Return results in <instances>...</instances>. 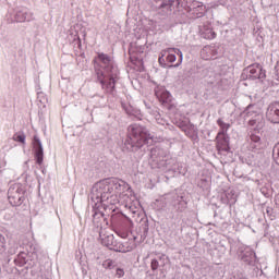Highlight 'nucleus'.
Segmentation results:
<instances>
[{
	"instance_id": "nucleus-16",
	"label": "nucleus",
	"mask_w": 279,
	"mask_h": 279,
	"mask_svg": "<svg viewBox=\"0 0 279 279\" xmlns=\"http://www.w3.org/2000/svg\"><path fill=\"white\" fill-rule=\"evenodd\" d=\"M221 202L222 204H227V206H234V204H236V194L234 191H230L225 194V197H221Z\"/></svg>"
},
{
	"instance_id": "nucleus-31",
	"label": "nucleus",
	"mask_w": 279,
	"mask_h": 279,
	"mask_svg": "<svg viewBox=\"0 0 279 279\" xmlns=\"http://www.w3.org/2000/svg\"><path fill=\"white\" fill-rule=\"evenodd\" d=\"M168 56L166 57L167 62H170V64H172V62H175L177 57H175V52L171 51V48H169L167 50Z\"/></svg>"
},
{
	"instance_id": "nucleus-38",
	"label": "nucleus",
	"mask_w": 279,
	"mask_h": 279,
	"mask_svg": "<svg viewBox=\"0 0 279 279\" xmlns=\"http://www.w3.org/2000/svg\"><path fill=\"white\" fill-rule=\"evenodd\" d=\"M250 108H252V105H248V106L246 107V110H250Z\"/></svg>"
},
{
	"instance_id": "nucleus-20",
	"label": "nucleus",
	"mask_w": 279,
	"mask_h": 279,
	"mask_svg": "<svg viewBox=\"0 0 279 279\" xmlns=\"http://www.w3.org/2000/svg\"><path fill=\"white\" fill-rule=\"evenodd\" d=\"M177 202L178 206H175V210H178V213H184V210H186L187 203L184 201L182 196H178Z\"/></svg>"
},
{
	"instance_id": "nucleus-32",
	"label": "nucleus",
	"mask_w": 279,
	"mask_h": 279,
	"mask_svg": "<svg viewBox=\"0 0 279 279\" xmlns=\"http://www.w3.org/2000/svg\"><path fill=\"white\" fill-rule=\"evenodd\" d=\"M13 141H16V143H22L25 145V135L23 133H16L13 135Z\"/></svg>"
},
{
	"instance_id": "nucleus-28",
	"label": "nucleus",
	"mask_w": 279,
	"mask_h": 279,
	"mask_svg": "<svg viewBox=\"0 0 279 279\" xmlns=\"http://www.w3.org/2000/svg\"><path fill=\"white\" fill-rule=\"evenodd\" d=\"M272 158L276 165H279V142L272 148Z\"/></svg>"
},
{
	"instance_id": "nucleus-26",
	"label": "nucleus",
	"mask_w": 279,
	"mask_h": 279,
	"mask_svg": "<svg viewBox=\"0 0 279 279\" xmlns=\"http://www.w3.org/2000/svg\"><path fill=\"white\" fill-rule=\"evenodd\" d=\"M150 114H153V117L156 119L157 123H160L161 125L165 124V120L160 116V112L158 111V109H151Z\"/></svg>"
},
{
	"instance_id": "nucleus-19",
	"label": "nucleus",
	"mask_w": 279,
	"mask_h": 279,
	"mask_svg": "<svg viewBox=\"0 0 279 279\" xmlns=\"http://www.w3.org/2000/svg\"><path fill=\"white\" fill-rule=\"evenodd\" d=\"M248 125L251 128H255L256 130H260V128L265 125V122L263 121V116H256L255 119L250 120Z\"/></svg>"
},
{
	"instance_id": "nucleus-25",
	"label": "nucleus",
	"mask_w": 279,
	"mask_h": 279,
	"mask_svg": "<svg viewBox=\"0 0 279 279\" xmlns=\"http://www.w3.org/2000/svg\"><path fill=\"white\" fill-rule=\"evenodd\" d=\"M203 38H206V40H213L217 38V33H215L213 29L208 28L203 33Z\"/></svg>"
},
{
	"instance_id": "nucleus-10",
	"label": "nucleus",
	"mask_w": 279,
	"mask_h": 279,
	"mask_svg": "<svg viewBox=\"0 0 279 279\" xmlns=\"http://www.w3.org/2000/svg\"><path fill=\"white\" fill-rule=\"evenodd\" d=\"M266 119L270 123H279V101H275L268 106Z\"/></svg>"
},
{
	"instance_id": "nucleus-13",
	"label": "nucleus",
	"mask_w": 279,
	"mask_h": 279,
	"mask_svg": "<svg viewBox=\"0 0 279 279\" xmlns=\"http://www.w3.org/2000/svg\"><path fill=\"white\" fill-rule=\"evenodd\" d=\"M205 82L211 86H219L221 83V74L215 72L213 69H208L207 74L205 75Z\"/></svg>"
},
{
	"instance_id": "nucleus-37",
	"label": "nucleus",
	"mask_w": 279,
	"mask_h": 279,
	"mask_svg": "<svg viewBox=\"0 0 279 279\" xmlns=\"http://www.w3.org/2000/svg\"><path fill=\"white\" fill-rule=\"evenodd\" d=\"M116 276H118V278H123L125 271L122 268H117Z\"/></svg>"
},
{
	"instance_id": "nucleus-30",
	"label": "nucleus",
	"mask_w": 279,
	"mask_h": 279,
	"mask_svg": "<svg viewBox=\"0 0 279 279\" xmlns=\"http://www.w3.org/2000/svg\"><path fill=\"white\" fill-rule=\"evenodd\" d=\"M123 223H125L126 230H132L134 228V222H132V219H130L128 216L122 215Z\"/></svg>"
},
{
	"instance_id": "nucleus-4",
	"label": "nucleus",
	"mask_w": 279,
	"mask_h": 279,
	"mask_svg": "<svg viewBox=\"0 0 279 279\" xmlns=\"http://www.w3.org/2000/svg\"><path fill=\"white\" fill-rule=\"evenodd\" d=\"M151 169H161V171H171L175 165V159L167 150L155 147L150 149L149 160Z\"/></svg>"
},
{
	"instance_id": "nucleus-3",
	"label": "nucleus",
	"mask_w": 279,
	"mask_h": 279,
	"mask_svg": "<svg viewBox=\"0 0 279 279\" xmlns=\"http://www.w3.org/2000/svg\"><path fill=\"white\" fill-rule=\"evenodd\" d=\"M154 136L147 128L141 124H131L128 128V137L124 142V147L128 151H138L144 145H151Z\"/></svg>"
},
{
	"instance_id": "nucleus-35",
	"label": "nucleus",
	"mask_w": 279,
	"mask_h": 279,
	"mask_svg": "<svg viewBox=\"0 0 279 279\" xmlns=\"http://www.w3.org/2000/svg\"><path fill=\"white\" fill-rule=\"evenodd\" d=\"M5 252V236L0 233V254Z\"/></svg>"
},
{
	"instance_id": "nucleus-5",
	"label": "nucleus",
	"mask_w": 279,
	"mask_h": 279,
	"mask_svg": "<svg viewBox=\"0 0 279 279\" xmlns=\"http://www.w3.org/2000/svg\"><path fill=\"white\" fill-rule=\"evenodd\" d=\"M8 199L11 206H21L25 202V190L21 183H15L9 187Z\"/></svg>"
},
{
	"instance_id": "nucleus-17",
	"label": "nucleus",
	"mask_w": 279,
	"mask_h": 279,
	"mask_svg": "<svg viewBox=\"0 0 279 279\" xmlns=\"http://www.w3.org/2000/svg\"><path fill=\"white\" fill-rule=\"evenodd\" d=\"M100 239H101L102 245H105L106 247H109V250H112V247H114V243H117V240H114L113 234H109L105 236H101L100 234Z\"/></svg>"
},
{
	"instance_id": "nucleus-21",
	"label": "nucleus",
	"mask_w": 279,
	"mask_h": 279,
	"mask_svg": "<svg viewBox=\"0 0 279 279\" xmlns=\"http://www.w3.org/2000/svg\"><path fill=\"white\" fill-rule=\"evenodd\" d=\"M141 230H142L141 239L145 241V239H147V234H149V222L147 220L144 223H142Z\"/></svg>"
},
{
	"instance_id": "nucleus-34",
	"label": "nucleus",
	"mask_w": 279,
	"mask_h": 279,
	"mask_svg": "<svg viewBox=\"0 0 279 279\" xmlns=\"http://www.w3.org/2000/svg\"><path fill=\"white\" fill-rule=\"evenodd\" d=\"M159 267H162V266H160V264L158 263V259L157 258L151 259L150 262L151 271H158Z\"/></svg>"
},
{
	"instance_id": "nucleus-23",
	"label": "nucleus",
	"mask_w": 279,
	"mask_h": 279,
	"mask_svg": "<svg viewBox=\"0 0 279 279\" xmlns=\"http://www.w3.org/2000/svg\"><path fill=\"white\" fill-rule=\"evenodd\" d=\"M155 259H157L160 267H165V265H169V256H167L166 254L157 255Z\"/></svg>"
},
{
	"instance_id": "nucleus-6",
	"label": "nucleus",
	"mask_w": 279,
	"mask_h": 279,
	"mask_svg": "<svg viewBox=\"0 0 279 279\" xmlns=\"http://www.w3.org/2000/svg\"><path fill=\"white\" fill-rule=\"evenodd\" d=\"M242 262L248 265L251 267L252 272L251 277L252 278H258V274H262L263 270L256 266V253L253 251H246L242 254Z\"/></svg>"
},
{
	"instance_id": "nucleus-27",
	"label": "nucleus",
	"mask_w": 279,
	"mask_h": 279,
	"mask_svg": "<svg viewBox=\"0 0 279 279\" xmlns=\"http://www.w3.org/2000/svg\"><path fill=\"white\" fill-rule=\"evenodd\" d=\"M111 250H113V252H121L122 254H125V252H128L125 246L118 242H116L113 246H111Z\"/></svg>"
},
{
	"instance_id": "nucleus-43",
	"label": "nucleus",
	"mask_w": 279,
	"mask_h": 279,
	"mask_svg": "<svg viewBox=\"0 0 279 279\" xmlns=\"http://www.w3.org/2000/svg\"><path fill=\"white\" fill-rule=\"evenodd\" d=\"M146 108H148V109H149L148 105H146Z\"/></svg>"
},
{
	"instance_id": "nucleus-33",
	"label": "nucleus",
	"mask_w": 279,
	"mask_h": 279,
	"mask_svg": "<svg viewBox=\"0 0 279 279\" xmlns=\"http://www.w3.org/2000/svg\"><path fill=\"white\" fill-rule=\"evenodd\" d=\"M251 142L255 143V146H254L255 148L260 147V136L251 134Z\"/></svg>"
},
{
	"instance_id": "nucleus-15",
	"label": "nucleus",
	"mask_w": 279,
	"mask_h": 279,
	"mask_svg": "<svg viewBox=\"0 0 279 279\" xmlns=\"http://www.w3.org/2000/svg\"><path fill=\"white\" fill-rule=\"evenodd\" d=\"M201 53L205 60H211V58L217 56V50L213 46H205Z\"/></svg>"
},
{
	"instance_id": "nucleus-40",
	"label": "nucleus",
	"mask_w": 279,
	"mask_h": 279,
	"mask_svg": "<svg viewBox=\"0 0 279 279\" xmlns=\"http://www.w3.org/2000/svg\"><path fill=\"white\" fill-rule=\"evenodd\" d=\"M9 252H10V254H12V250H10Z\"/></svg>"
},
{
	"instance_id": "nucleus-39",
	"label": "nucleus",
	"mask_w": 279,
	"mask_h": 279,
	"mask_svg": "<svg viewBox=\"0 0 279 279\" xmlns=\"http://www.w3.org/2000/svg\"><path fill=\"white\" fill-rule=\"evenodd\" d=\"M38 97H40V95H43V93H37Z\"/></svg>"
},
{
	"instance_id": "nucleus-42",
	"label": "nucleus",
	"mask_w": 279,
	"mask_h": 279,
	"mask_svg": "<svg viewBox=\"0 0 279 279\" xmlns=\"http://www.w3.org/2000/svg\"><path fill=\"white\" fill-rule=\"evenodd\" d=\"M146 108H148V109H149L148 105H146Z\"/></svg>"
},
{
	"instance_id": "nucleus-41",
	"label": "nucleus",
	"mask_w": 279,
	"mask_h": 279,
	"mask_svg": "<svg viewBox=\"0 0 279 279\" xmlns=\"http://www.w3.org/2000/svg\"><path fill=\"white\" fill-rule=\"evenodd\" d=\"M146 108H148V109H149L148 105H146Z\"/></svg>"
},
{
	"instance_id": "nucleus-2",
	"label": "nucleus",
	"mask_w": 279,
	"mask_h": 279,
	"mask_svg": "<svg viewBox=\"0 0 279 279\" xmlns=\"http://www.w3.org/2000/svg\"><path fill=\"white\" fill-rule=\"evenodd\" d=\"M97 60L102 69L96 70L98 82L108 95H114L117 93V82H119V68H117L112 58L104 52L98 53Z\"/></svg>"
},
{
	"instance_id": "nucleus-14",
	"label": "nucleus",
	"mask_w": 279,
	"mask_h": 279,
	"mask_svg": "<svg viewBox=\"0 0 279 279\" xmlns=\"http://www.w3.org/2000/svg\"><path fill=\"white\" fill-rule=\"evenodd\" d=\"M155 95L159 98V101H161V104H171L172 96L169 90L161 88L155 92Z\"/></svg>"
},
{
	"instance_id": "nucleus-18",
	"label": "nucleus",
	"mask_w": 279,
	"mask_h": 279,
	"mask_svg": "<svg viewBox=\"0 0 279 279\" xmlns=\"http://www.w3.org/2000/svg\"><path fill=\"white\" fill-rule=\"evenodd\" d=\"M217 123H218V125L220 128V131L218 132L217 135H219V136H228V130H230V123L223 122L222 119H218Z\"/></svg>"
},
{
	"instance_id": "nucleus-12",
	"label": "nucleus",
	"mask_w": 279,
	"mask_h": 279,
	"mask_svg": "<svg viewBox=\"0 0 279 279\" xmlns=\"http://www.w3.org/2000/svg\"><path fill=\"white\" fill-rule=\"evenodd\" d=\"M14 264L17 267H25L26 265V269H32V267H34V262L29 259V255L25 252L19 253V255L14 259Z\"/></svg>"
},
{
	"instance_id": "nucleus-36",
	"label": "nucleus",
	"mask_w": 279,
	"mask_h": 279,
	"mask_svg": "<svg viewBox=\"0 0 279 279\" xmlns=\"http://www.w3.org/2000/svg\"><path fill=\"white\" fill-rule=\"evenodd\" d=\"M159 64H160V66H163V69H173V66L168 65V64L165 62V54H161V56L159 57Z\"/></svg>"
},
{
	"instance_id": "nucleus-29",
	"label": "nucleus",
	"mask_w": 279,
	"mask_h": 279,
	"mask_svg": "<svg viewBox=\"0 0 279 279\" xmlns=\"http://www.w3.org/2000/svg\"><path fill=\"white\" fill-rule=\"evenodd\" d=\"M104 269H114L117 267V262L112 259H107L102 263Z\"/></svg>"
},
{
	"instance_id": "nucleus-9",
	"label": "nucleus",
	"mask_w": 279,
	"mask_h": 279,
	"mask_svg": "<svg viewBox=\"0 0 279 279\" xmlns=\"http://www.w3.org/2000/svg\"><path fill=\"white\" fill-rule=\"evenodd\" d=\"M33 147L35 151V160L38 165H43V160L45 158V150L43 149V143L38 135H34L33 137Z\"/></svg>"
},
{
	"instance_id": "nucleus-11",
	"label": "nucleus",
	"mask_w": 279,
	"mask_h": 279,
	"mask_svg": "<svg viewBox=\"0 0 279 279\" xmlns=\"http://www.w3.org/2000/svg\"><path fill=\"white\" fill-rule=\"evenodd\" d=\"M216 149L218 154L221 151H230V136L229 135H217L216 136Z\"/></svg>"
},
{
	"instance_id": "nucleus-22",
	"label": "nucleus",
	"mask_w": 279,
	"mask_h": 279,
	"mask_svg": "<svg viewBox=\"0 0 279 279\" xmlns=\"http://www.w3.org/2000/svg\"><path fill=\"white\" fill-rule=\"evenodd\" d=\"M170 51H173V53H177V56H179L178 63H175L174 65H170V66H174V68L180 66V64H182V60H184V54H182V50H180L178 48H170Z\"/></svg>"
},
{
	"instance_id": "nucleus-1",
	"label": "nucleus",
	"mask_w": 279,
	"mask_h": 279,
	"mask_svg": "<svg viewBox=\"0 0 279 279\" xmlns=\"http://www.w3.org/2000/svg\"><path fill=\"white\" fill-rule=\"evenodd\" d=\"M131 191L132 187L128 182L117 178L105 179L95 183L90 192L92 207L94 210H97L94 214V223L98 219H104L101 207L106 210L108 204L111 206L119 204V195H123V193Z\"/></svg>"
},
{
	"instance_id": "nucleus-24",
	"label": "nucleus",
	"mask_w": 279,
	"mask_h": 279,
	"mask_svg": "<svg viewBox=\"0 0 279 279\" xmlns=\"http://www.w3.org/2000/svg\"><path fill=\"white\" fill-rule=\"evenodd\" d=\"M190 12H192V14H195V12H197L196 16H197V19H199L201 16L204 15V7L197 4L196 7L190 8Z\"/></svg>"
},
{
	"instance_id": "nucleus-7",
	"label": "nucleus",
	"mask_w": 279,
	"mask_h": 279,
	"mask_svg": "<svg viewBox=\"0 0 279 279\" xmlns=\"http://www.w3.org/2000/svg\"><path fill=\"white\" fill-rule=\"evenodd\" d=\"M244 73L248 80H265L267 72L263 69L260 63H254L244 69Z\"/></svg>"
},
{
	"instance_id": "nucleus-8",
	"label": "nucleus",
	"mask_w": 279,
	"mask_h": 279,
	"mask_svg": "<svg viewBox=\"0 0 279 279\" xmlns=\"http://www.w3.org/2000/svg\"><path fill=\"white\" fill-rule=\"evenodd\" d=\"M33 14L26 8L16 9L13 14H10L8 21L10 23H25L32 21Z\"/></svg>"
}]
</instances>
